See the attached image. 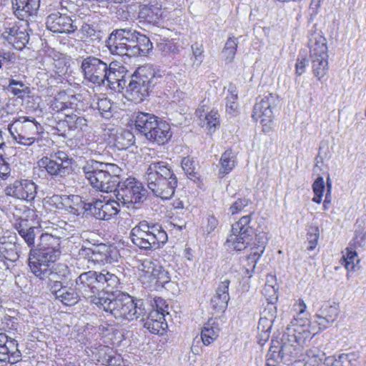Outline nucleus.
Listing matches in <instances>:
<instances>
[{
    "label": "nucleus",
    "instance_id": "9",
    "mask_svg": "<svg viewBox=\"0 0 366 366\" xmlns=\"http://www.w3.org/2000/svg\"><path fill=\"white\" fill-rule=\"evenodd\" d=\"M76 287L81 295L97 306L101 302L106 294L98 292L100 290L99 272L96 271L84 272L76 279Z\"/></svg>",
    "mask_w": 366,
    "mask_h": 366
},
{
    "label": "nucleus",
    "instance_id": "1",
    "mask_svg": "<svg viewBox=\"0 0 366 366\" xmlns=\"http://www.w3.org/2000/svg\"><path fill=\"white\" fill-rule=\"evenodd\" d=\"M107 46L112 54L127 56H145L152 49V43L147 36L131 29L113 31Z\"/></svg>",
    "mask_w": 366,
    "mask_h": 366
},
{
    "label": "nucleus",
    "instance_id": "26",
    "mask_svg": "<svg viewBox=\"0 0 366 366\" xmlns=\"http://www.w3.org/2000/svg\"><path fill=\"white\" fill-rule=\"evenodd\" d=\"M114 64L111 63L106 69L105 79L102 82V87L111 90L121 92L124 89L126 81L120 79V72L116 68H113Z\"/></svg>",
    "mask_w": 366,
    "mask_h": 366
},
{
    "label": "nucleus",
    "instance_id": "53",
    "mask_svg": "<svg viewBox=\"0 0 366 366\" xmlns=\"http://www.w3.org/2000/svg\"><path fill=\"white\" fill-rule=\"evenodd\" d=\"M192 54L194 56L193 66L199 67L204 59V50L202 44L195 43L192 45Z\"/></svg>",
    "mask_w": 366,
    "mask_h": 366
},
{
    "label": "nucleus",
    "instance_id": "56",
    "mask_svg": "<svg viewBox=\"0 0 366 366\" xmlns=\"http://www.w3.org/2000/svg\"><path fill=\"white\" fill-rule=\"evenodd\" d=\"M80 31L84 36L89 37L92 40L100 39V31H97L92 25L89 24H84L80 29Z\"/></svg>",
    "mask_w": 366,
    "mask_h": 366
},
{
    "label": "nucleus",
    "instance_id": "37",
    "mask_svg": "<svg viewBox=\"0 0 366 366\" xmlns=\"http://www.w3.org/2000/svg\"><path fill=\"white\" fill-rule=\"evenodd\" d=\"M81 294L75 288L65 286L60 292L57 293V299L62 304L66 306H71L76 304L80 300Z\"/></svg>",
    "mask_w": 366,
    "mask_h": 366
},
{
    "label": "nucleus",
    "instance_id": "44",
    "mask_svg": "<svg viewBox=\"0 0 366 366\" xmlns=\"http://www.w3.org/2000/svg\"><path fill=\"white\" fill-rule=\"evenodd\" d=\"M140 319L144 322V327L153 334H163L167 328V321L154 320L147 317L146 319L144 317L143 319Z\"/></svg>",
    "mask_w": 366,
    "mask_h": 366
},
{
    "label": "nucleus",
    "instance_id": "45",
    "mask_svg": "<svg viewBox=\"0 0 366 366\" xmlns=\"http://www.w3.org/2000/svg\"><path fill=\"white\" fill-rule=\"evenodd\" d=\"M328 57H312V70L314 75L320 80L323 78L328 71Z\"/></svg>",
    "mask_w": 366,
    "mask_h": 366
},
{
    "label": "nucleus",
    "instance_id": "16",
    "mask_svg": "<svg viewBox=\"0 0 366 366\" xmlns=\"http://www.w3.org/2000/svg\"><path fill=\"white\" fill-rule=\"evenodd\" d=\"M269 97H272V94L269 93L267 99H261L254 106L252 117L255 121H259L262 125V129L264 133H269L273 127V112L271 109V104L269 102Z\"/></svg>",
    "mask_w": 366,
    "mask_h": 366
},
{
    "label": "nucleus",
    "instance_id": "20",
    "mask_svg": "<svg viewBox=\"0 0 366 366\" xmlns=\"http://www.w3.org/2000/svg\"><path fill=\"white\" fill-rule=\"evenodd\" d=\"M17 341L6 333H0V362L16 363L21 360Z\"/></svg>",
    "mask_w": 366,
    "mask_h": 366
},
{
    "label": "nucleus",
    "instance_id": "35",
    "mask_svg": "<svg viewBox=\"0 0 366 366\" xmlns=\"http://www.w3.org/2000/svg\"><path fill=\"white\" fill-rule=\"evenodd\" d=\"M83 252L87 256L89 261L94 262V264L101 265L110 262L105 247H96L94 249H84Z\"/></svg>",
    "mask_w": 366,
    "mask_h": 366
},
{
    "label": "nucleus",
    "instance_id": "4",
    "mask_svg": "<svg viewBox=\"0 0 366 366\" xmlns=\"http://www.w3.org/2000/svg\"><path fill=\"white\" fill-rule=\"evenodd\" d=\"M130 237L134 244L146 251L161 248L168 239L167 234L161 225L145 220L132 229Z\"/></svg>",
    "mask_w": 366,
    "mask_h": 366
},
{
    "label": "nucleus",
    "instance_id": "51",
    "mask_svg": "<svg viewBox=\"0 0 366 366\" xmlns=\"http://www.w3.org/2000/svg\"><path fill=\"white\" fill-rule=\"evenodd\" d=\"M66 122L69 124V127L74 129H79L83 130L86 127V119L82 117H78L76 114L67 115Z\"/></svg>",
    "mask_w": 366,
    "mask_h": 366
},
{
    "label": "nucleus",
    "instance_id": "42",
    "mask_svg": "<svg viewBox=\"0 0 366 366\" xmlns=\"http://www.w3.org/2000/svg\"><path fill=\"white\" fill-rule=\"evenodd\" d=\"M342 264L348 272L355 271V267L360 262V259L357 257L356 251L351 247H347L345 250L342 252Z\"/></svg>",
    "mask_w": 366,
    "mask_h": 366
},
{
    "label": "nucleus",
    "instance_id": "12",
    "mask_svg": "<svg viewBox=\"0 0 366 366\" xmlns=\"http://www.w3.org/2000/svg\"><path fill=\"white\" fill-rule=\"evenodd\" d=\"M54 262H39L29 264L32 273L41 280L48 279L49 282H61L68 279L70 274L69 268L66 264H59L54 269L51 265Z\"/></svg>",
    "mask_w": 366,
    "mask_h": 366
},
{
    "label": "nucleus",
    "instance_id": "59",
    "mask_svg": "<svg viewBox=\"0 0 366 366\" xmlns=\"http://www.w3.org/2000/svg\"><path fill=\"white\" fill-rule=\"evenodd\" d=\"M153 310L158 311L161 313H165L166 315L171 317L169 312H168L169 306L166 303V301L162 297H157L154 299V304L152 305Z\"/></svg>",
    "mask_w": 366,
    "mask_h": 366
},
{
    "label": "nucleus",
    "instance_id": "15",
    "mask_svg": "<svg viewBox=\"0 0 366 366\" xmlns=\"http://www.w3.org/2000/svg\"><path fill=\"white\" fill-rule=\"evenodd\" d=\"M1 36L9 44L19 50L24 48L29 40V34L26 28L22 25L19 26L13 23L4 24Z\"/></svg>",
    "mask_w": 366,
    "mask_h": 366
},
{
    "label": "nucleus",
    "instance_id": "36",
    "mask_svg": "<svg viewBox=\"0 0 366 366\" xmlns=\"http://www.w3.org/2000/svg\"><path fill=\"white\" fill-rule=\"evenodd\" d=\"M237 163L236 155L230 149L226 150L221 156L219 159L220 168L218 172V176L222 178L229 174L235 167Z\"/></svg>",
    "mask_w": 366,
    "mask_h": 366
},
{
    "label": "nucleus",
    "instance_id": "62",
    "mask_svg": "<svg viewBox=\"0 0 366 366\" xmlns=\"http://www.w3.org/2000/svg\"><path fill=\"white\" fill-rule=\"evenodd\" d=\"M181 164L183 170L187 175L192 177L194 176L195 167L194 162L193 160L190 159L188 157H184L182 159Z\"/></svg>",
    "mask_w": 366,
    "mask_h": 366
},
{
    "label": "nucleus",
    "instance_id": "41",
    "mask_svg": "<svg viewBox=\"0 0 366 366\" xmlns=\"http://www.w3.org/2000/svg\"><path fill=\"white\" fill-rule=\"evenodd\" d=\"M99 282L100 290H107L108 292H111L117 287L119 280L115 274L103 270L102 272H99Z\"/></svg>",
    "mask_w": 366,
    "mask_h": 366
},
{
    "label": "nucleus",
    "instance_id": "47",
    "mask_svg": "<svg viewBox=\"0 0 366 366\" xmlns=\"http://www.w3.org/2000/svg\"><path fill=\"white\" fill-rule=\"evenodd\" d=\"M238 42L234 38H229L225 43L222 55L226 63H231L234 59Z\"/></svg>",
    "mask_w": 366,
    "mask_h": 366
},
{
    "label": "nucleus",
    "instance_id": "6",
    "mask_svg": "<svg viewBox=\"0 0 366 366\" xmlns=\"http://www.w3.org/2000/svg\"><path fill=\"white\" fill-rule=\"evenodd\" d=\"M54 233H41L36 248H31L29 255V264L39 262H54L61 254V237Z\"/></svg>",
    "mask_w": 366,
    "mask_h": 366
},
{
    "label": "nucleus",
    "instance_id": "57",
    "mask_svg": "<svg viewBox=\"0 0 366 366\" xmlns=\"http://www.w3.org/2000/svg\"><path fill=\"white\" fill-rule=\"evenodd\" d=\"M169 280L170 277L169 276L168 272L163 269L161 266L158 265L155 272V277H154L153 283L163 285L164 284L169 282Z\"/></svg>",
    "mask_w": 366,
    "mask_h": 366
},
{
    "label": "nucleus",
    "instance_id": "8",
    "mask_svg": "<svg viewBox=\"0 0 366 366\" xmlns=\"http://www.w3.org/2000/svg\"><path fill=\"white\" fill-rule=\"evenodd\" d=\"M251 219V214L245 215L232 224V233L225 242L227 249L242 251L247 247L253 234V229L249 225Z\"/></svg>",
    "mask_w": 366,
    "mask_h": 366
},
{
    "label": "nucleus",
    "instance_id": "13",
    "mask_svg": "<svg viewBox=\"0 0 366 366\" xmlns=\"http://www.w3.org/2000/svg\"><path fill=\"white\" fill-rule=\"evenodd\" d=\"M107 64L94 56L84 59L81 64V69L84 79L96 86H101L106 75Z\"/></svg>",
    "mask_w": 366,
    "mask_h": 366
},
{
    "label": "nucleus",
    "instance_id": "50",
    "mask_svg": "<svg viewBox=\"0 0 366 366\" xmlns=\"http://www.w3.org/2000/svg\"><path fill=\"white\" fill-rule=\"evenodd\" d=\"M158 49L164 54H177L179 51V46L172 40H164L158 43Z\"/></svg>",
    "mask_w": 366,
    "mask_h": 366
},
{
    "label": "nucleus",
    "instance_id": "32",
    "mask_svg": "<svg viewBox=\"0 0 366 366\" xmlns=\"http://www.w3.org/2000/svg\"><path fill=\"white\" fill-rule=\"evenodd\" d=\"M220 331L219 321L217 319H209L204 325L201 331V339L206 346L217 340Z\"/></svg>",
    "mask_w": 366,
    "mask_h": 366
},
{
    "label": "nucleus",
    "instance_id": "11",
    "mask_svg": "<svg viewBox=\"0 0 366 366\" xmlns=\"http://www.w3.org/2000/svg\"><path fill=\"white\" fill-rule=\"evenodd\" d=\"M38 164L44 168L51 177H64L67 175L71 166V159L63 151H57L50 154L49 157L41 158Z\"/></svg>",
    "mask_w": 366,
    "mask_h": 366
},
{
    "label": "nucleus",
    "instance_id": "21",
    "mask_svg": "<svg viewBox=\"0 0 366 366\" xmlns=\"http://www.w3.org/2000/svg\"><path fill=\"white\" fill-rule=\"evenodd\" d=\"M46 27L54 33H72L77 29V25L66 14L59 12L51 14L46 18Z\"/></svg>",
    "mask_w": 366,
    "mask_h": 366
},
{
    "label": "nucleus",
    "instance_id": "23",
    "mask_svg": "<svg viewBox=\"0 0 366 366\" xmlns=\"http://www.w3.org/2000/svg\"><path fill=\"white\" fill-rule=\"evenodd\" d=\"M340 314L339 303L335 302H325L318 310L315 318L322 329H326L330 325L336 321Z\"/></svg>",
    "mask_w": 366,
    "mask_h": 366
},
{
    "label": "nucleus",
    "instance_id": "60",
    "mask_svg": "<svg viewBox=\"0 0 366 366\" xmlns=\"http://www.w3.org/2000/svg\"><path fill=\"white\" fill-rule=\"evenodd\" d=\"M309 321L310 320L306 316H299V315H296V317L291 322L293 326L296 327V328H294L292 332L295 333V330L305 328L307 326V325L309 324ZM288 330L289 332L291 333L290 330L288 329Z\"/></svg>",
    "mask_w": 366,
    "mask_h": 366
},
{
    "label": "nucleus",
    "instance_id": "49",
    "mask_svg": "<svg viewBox=\"0 0 366 366\" xmlns=\"http://www.w3.org/2000/svg\"><path fill=\"white\" fill-rule=\"evenodd\" d=\"M312 190L315 194L312 201L320 204L325 190V182L322 177H320L316 179L312 184Z\"/></svg>",
    "mask_w": 366,
    "mask_h": 366
},
{
    "label": "nucleus",
    "instance_id": "52",
    "mask_svg": "<svg viewBox=\"0 0 366 366\" xmlns=\"http://www.w3.org/2000/svg\"><path fill=\"white\" fill-rule=\"evenodd\" d=\"M357 360L352 354H341L336 360V366H357Z\"/></svg>",
    "mask_w": 366,
    "mask_h": 366
},
{
    "label": "nucleus",
    "instance_id": "31",
    "mask_svg": "<svg viewBox=\"0 0 366 366\" xmlns=\"http://www.w3.org/2000/svg\"><path fill=\"white\" fill-rule=\"evenodd\" d=\"M19 257V245L11 242H0V259L9 268L10 264L16 262Z\"/></svg>",
    "mask_w": 366,
    "mask_h": 366
},
{
    "label": "nucleus",
    "instance_id": "55",
    "mask_svg": "<svg viewBox=\"0 0 366 366\" xmlns=\"http://www.w3.org/2000/svg\"><path fill=\"white\" fill-rule=\"evenodd\" d=\"M102 165H104V168L106 171L108 172V174L112 177V181L115 182V186L120 182L118 180V177L120 175L122 169L117 164L112 163H104L102 162Z\"/></svg>",
    "mask_w": 366,
    "mask_h": 366
},
{
    "label": "nucleus",
    "instance_id": "22",
    "mask_svg": "<svg viewBox=\"0 0 366 366\" xmlns=\"http://www.w3.org/2000/svg\"><path fill=\"white\" fill-rule=\"evenodd\" d=\"M14 15L19 19L25 21L28 26V19L36 16L40 0H11Z\"/></svg>",
    "mask_w": 366,
    "mask_h": 366
},
{
    "label": "nucleus",
    "instance_id": "58",
    "mask_svg": "<svg viewBox=\"0 0 366 366\" xmlns=\"http://www.w3.org/2000/svg\"><path fill=\"white\" fill-rule=\"evenodd\" d=\"M250 200L246 198H239L235 200L229 207V212L232 214H237L242 212L244 208L249 205Z\"/></svg>",
    "mask_w": 366,
    "mask_h": 366
},
{
    "label": "nucleus",
    "instance_id": "25",
    "mask_svg": "<svg viewBox=\"0 0 366 366\" xmlns=\"http://www.w3.org/2000/svg\"><path fill=\"white\" fill-rule=\"evenodd\" d=\"M310 57H328L326 39L320 32L315 31L309 36Z\"/></svg>",
    "mask_w": 366,
    "mask_h": 366
},
{
    "label": "nucleus",
    "instance_id": "39",
    "mask_svg": "<svg viewBox=\"0 0 366 366\" xmlns=\"http://www.w3.org/2000/svg\"><path fill=\"white\" fill-rule=\"evenodd\" d=\"M51 202L56 205V207L60 209H71L73 210L74 206H72L71 203L78 204L81 202L79 196L77 195H71V196H59L55 195L51 198Z\"/></svg>",
    "mask_w": 366,
    "mask_h": 366
},
{
    "label": "nucleus",
    "instance_id": "18",
    "mask_svg": "<svg viewBox=\"0 0 366 366\" xmlns=\"http://www.w3.org/2000/svg\"><path fill=\"white\" fill-rule=\"evenodd\" d=\"M5 193L19 199L31 201L36 196V186L30 180H16L5 188Z\"/></svg>",
    "mask_w": 366,
    "mask_h": 366
},
{
    "label": "nucleus",
    "instance_id": "61",
    "mask_svg": "<svg viewBox=\"0 0 366 366\" xmlns=\"http://www.w3.org/2000/svg\"><path fill=\"white\" fill-rule=\"evenodd\" d=\"M312 232L307 234L308 247L307 249L313 250L317 244L319 239V229L318 227H314L312 229Z\"/></svg>",
    "mask_w": 366,
    "mask_h": 366
},
{
    "label": "nucleus",
    "instance_id": "28",
    "mask_svg": "<svg viewBox=\"0 0 366 366\" xmlns=\"http://www.w3.org/2000/svg\"><path fill=\"white\" fill-rule=\"evenodd\" d=\"M158 122L157 117L154 114L139 112L136 117L134 125L136 129L147 139Z\"/></svg>",
    "mask_w": 366,
    "mask_h": 366
},
{
    "label": "nucleus",
    "instance_id": "38",
    "mask_svg": "<svg viewBox=\"0 0 366 366\" xmlns=\"http://www.w3.org/2000/svg\"><path fill=\"white\" fill-rule=\"evenodd\" d=\"M162 14V11L157 4L143 5L139 12V16L149 23L157 22Z\"/></svg>",
    "mask_w": 366,
    "mask_h": 366
},
{
    "label": "nucleus",
    "instance_id": "40",
    "mask_svg": "<svg viewBox=\"0 0 366 366\" xmlns=\"http://www.w3.org/2000/svg\"><path fill=\"white\" fill-rule=\"evenodd\" d=\"M324 329L321 328V325H318L317 319L314 322L309 321V324L305 328L295 330V334L302 342L305 343L307 340H311L315 335L318 334Z\"/></svg>",
    "mask_w": 366,
    "mask_h": 366
},
{
    "label": "nucleus",
    "instance_id": "30",
    "mask_svg": "<svg viewBox=\"0 0 366 366\" xmlns=\"http://www.w3.org/2000/svg\"><path fill=\"white\" fill-rule=\"evenodd\" d=\"M158 265L150 259H144L138 263L139 280L146 286L154 282V277Z\"/></svg>",
    "mask_w": 366,
    "mask_h": 366
},
{
    "label": "nucleus",
    "instance_id": "7",
    "mask_svg": "<svg viewBox=\"0 0 366 366\" xmlns=\"http://www.w3.org/2000/svg\"><path fill=\"white\" fill-rule=\"evenodd\" d=\"M104 167L102 162L89 160L84 166L83 171L93 188L103 192H112L116 187L115 182Z\"/></svg>",
    "mask_w": 366,
    "mask_h": 366
},
{
    "label": "nucleus",
    "instance_id": "2",
    "mask_svg": "<svg viewBox=\"0 0 366 366\" xmlns=\"http://www.w3.org/2000/svg\"><path fill=\"white\" fill-rule=\"evenodd\" d=\"M144 177L148 188L155 196L162 199H169L174 195L177 186V178L167 162H152Z\"/></svg>",
    "mask_w": 366,
    "mask_h": 366
},
{
    "label": "nucleus",
    "instance_id": "33",
    "mask_svg": "<svg viewBox=\"0 0 366 366\" xmlns=\"http://www.w3.org/2000/svg\"><path fill=\"white\" fill-rule=\"evenodd\" d=\"M267 243V237L265 233L261 232L255 235L254 246L251 247V252L247 257L248 261L252 264V269H254L257 260L263 254Z\"/></svg>",
    "mask_w": 366,
    "mask_h": 366
},
{
    "label": "nucleus",
    "instance_id": "5",
    "mask_svg": "<svg viewBox=\"0 0 366 366\" xmlns=\"http://www.w3.org/2000/svg\"><path fill=\"white\" fill-rule=\"evenodd\" d=\"M8 129L17 143L28 147L39 142L44 130L35 118L25 116L12 120Z\"/></svg>",
    "mask_w": 366,
    "mask_h": 366
},
{
    "label": "nucleus",
    "instance_id": "63",
    "mask_svg": "<svg viewBox=\"0 0 366 366\" xmlns=\"http://www.w3.org/2000/svg\"><path fill=\"white\" fill-rule=\"evenodd\" d=\"M277 316V308L273 304H268L267 307L261 313L260 317H266L274 322Z\"/></svg>",
    "mask_w": 366,
    "mask_h": 366
},
{
    "label": "nucleus",
    "instance_id": "14",
    "mask_svg": "<svg viewBox=\"0 0 366 366\" xmlns=\"http://www.w3.org/2000/svg\"><path fill=\"white\" fill-rule=\"evenodd\" d=\"M154 79V71L150 65L139 66L131 76L128 92H148Z\"/></svg>",
    "mask_w": 366,
    "mask_h": 366
},
{
    "label": "nucleus",
    "instance_id": "34",
    "mask_svg": "<svg viewBox=\"0 0 366 366\" xmlns=\"http://www.w3.org/2000/svg\"><path fill=\"white\" fill-rule=\"evenodd\" d=\"M112 138L114 146L119 150L126 149L134 142V136L132 132L124 129H117L116 133L112 134Z\"/></svg>",
    "mask_w": 366,
    "mask_h": 366
},
{
    "label": "nucleus",
    "instance_id": "43",
    "mask_svg": "<svg viewBox=\"0 0 366 366\" xmlns=\"http://www.w3.org/2000/svg\"><path fill=\"white\" fill-rule=\"evenodd\" d=\"M74 99L75 96L71 95L69 97L66 93H57L56 96L54 97L53 100H51V108L53 111L59 112L64 109L69 108L73 104L69 99Z\"/></svg>",
    "mask_w": 366,
    "mask_h": 366
},
{
    "label": "nucleus",
    "instance_id": "64",
    "mask_svg": "<svg viewBox=\"0 0 366 366\" xmlns=\"http://www.w3.org/2000/svg\"><path fill=\"white\" fill-rule=\"evenodd\" d=\"M9 164L0 156V178L5 179L10 174Z\"/></svg>",
    "mask_w": 366,
    "mask_h": 366
},
{
    "label": "nucleus",
    "instance_id": "17",
    "mask_svg": "<svg viewBox=\"0 0 366 366\" xmlns=\"http://www.w3.org/2000/svg\"><path fill=\"white\" fill-rule=\"evenodd\" d=\"M119 202L117 200L96 199L88 203V209L98 219L109 220L119 212Z\"/></svg>",
    "mask_w": 366,
    "mask_h": 366
},
{
    "label": "nucleus",
    "instance_id": "19",
    "mask_svg": "<svg viewBox=\"0 0 366 366\" xmlns=\"http://www.w3.org/2000/svg\"><path fill=\"white\" fill-rule=\"evenodd\" d=\"M283 362L290 364L301 353L305 343L295 333H285L282 338Z\"/></svg>",
    "mask_w": 366,
    "mask_h": 366
},
{
    "label": "nucleus",
    "instance_id": "46",
    "mask_svg": "<svg viewBox=\"0 0 366 366\" xmlns=\"http://www.w3.org/2000/svg\"><path fill=\"white\" fill-rule=\"evenodd\" d=\"M199 119L202 127L211 132L219 126V115L217 112L212 110Z\"/></svg>",
    "mask_w": 366,
    "mask_h": 366
},
{
    "label": "nucleus",
    "instance_id": "24",
    "mask_svg": "<svg viewBox=\"0 0 366 366\" xmlns=\"http://www.w3.org/2000/svg\"><path fill=\"white\" fill-rule=\"evenodd\" d=\"M230 281L225 279L221 282L215 295L210 301L211 307L215 312H223L227 307L229 296L228 293Z\"/></svg>",
    "mask_w": 366,
    "mask_h": 366
},
{
    "label": "nucleus",
    "instance_id": "54",
    "mask_svg": "<svg viewBox=\"0 0 366 366\" xmlns=\"http://www.w3.org/2000/svg\"><path fill=\"white\" fill-rule=\"evenodd\" d=\"M226 110L227 112L231 116H234L237 113L238 104L236 102L237 95L234 93H230L226 98Z\"/></svg>",
    "mask_w": 366,
    "mask_h": 366
},
{
    "label": "nucleus",
    "instance_id": "27",
    "mask_svg": "<svg viewBox=\"0 0 366 366\" xmlns=\"http://www.w3.org/2000/svg\"><path fill=\"white\" fill-rule=\"evenodd\" d=\"M15 228L19 234L31 248L34 246L36 235H41V234L40 227L29 226L28 221L26 219H21L18 223H16Z\"/></svg>",
    "mask_w": 366,
    "mask_h": 366
},
{
    "label": "nucleus",
    "instance_id": "10",
    "mask_svg": "<svg viewBox=\"0 0 366 366\" xmlns=\"http://www.w3.org/2000/svg\"><path fill=\"white\" fill-rule=\"evenodd\" d=\"M114 189L117 202H119L120 205L127 206V207H129L130 204L142 202L146 192L142 183L134 178H128L118 182Z\"/></svg>",
    "mask_w": 366,
    "mask_h": 366
},
{
    "label": "nucleus",
    "instance_id": "48",
    "mask_svg": "<svg viewBox=\"0 0 366 366\" xmlns=\"http://www.w3.org/2000/svg\"><path fill=\"white\" fill-rule=\"evenodd\" d=\"M325 353L318 347H312L307 351V358L319 366L323 361Z\"/></svg>",
    "mask_w": 366,
    "mask_h": 366
},
{
    "label": "nucleus",
    "instance_id": "29",
    "mask_svg": "<svg viewBox=\"0 0 366 366\" xmlns=\"http://www.w3.org/2000/svg\"><path fill=\"white\" fill-rule=\"evenodd\" d=\"M151 133L147 137V139L156 142L158 144H164L167 142L172 137L170 125L166 122L160 121L157 123Z\"/></svg>",
    "mask_w": 366,
    "mask_h": 366
},
{
    "label": "nucleus",
    "instance_id": "3",
    "mask_svg": "<svg viewBox=\"0 0 366 366\" xmlns=\"http://www.w3.org/2000/svg\"><path fill=\"white\" fill-rule=\"evenodd\" d=\"M97 307L119 320L131 321L143 319L146 315L142 300L134 302L130 295L124 293L118 294L115 297L107 295Z\"/></svg>",
    "mask_w": 366,
    "mask_h": 366
}]
</instances>
